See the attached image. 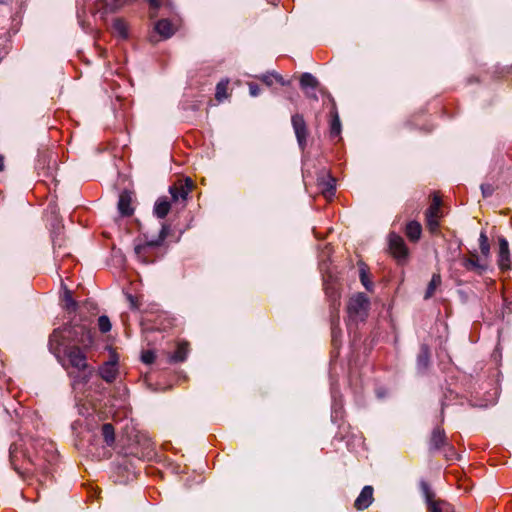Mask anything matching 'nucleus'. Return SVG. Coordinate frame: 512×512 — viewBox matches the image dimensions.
Listing matches in <instances>:
<instances>
[{
  "label": "nucleus",
  "mask_w": 512,
  "mask_h": 512,
  "mask_svg": "<svg viewBox=\"0 0 512 512\" xmlns=\"http://www.w3.org/2000/svg\"><path fill=\"white\" fill-rule=\"evenodd\" d=\"M360 281L362 283V285L368 290V291H372V288H373V283L371 282V280L369 279V276L366 272V269L365 267H361L360 268Z\"/></svg>",
  "instance_id": "obj_32"
},
{
  "label": "nucleus",
  "mask_w": 512,
  "mask_h": 512,
  "mask_svg": "<svg viewBox=\"0 0 512 512\" xmlns=\"http://www.w3.org/2000/svg\"><path fill=\"white\" fill-rule=\"evenodd\" d=\"M170 208V202L166 198H159L154 205V214L163 219L168 215Z\"/></svg>",
  "instance_id": "obj_18"
},
{
  "label": "nucleus",
  "mask_w": 512,
  "mask_h": 512,
  "mask_svg": "<svg viewBox=\"0 0 512 512\" xmlns=\"http://www.w3.org/2000/svg\"><path fill=\"white\" fill-rule=\"evenodd\" d=\"M424 494L428 512H456L453 505L442 499H435L429 485L422 481L420 484Z\"/></svg>",
  "instance_id": "obj_5"
},
{
  "label": "nucleus",
  "mask_w": 512,
  "mask_h": 512,
  "mask_svg": "<svg viewBox=\"0 0 512 512\" xmlns=\"http://www.w3.org/2000/svg\"><path fill=\"white\" fill-rule=\"evenodd\" d=\"M260 80L267 86H272L274 81L280 83L283 86L290 84L289 81H285L283 77L276 72L264 74L260 77Z\"/></svg>",
  "instance_id": "obj_20"
},
{
  "label": "nucleus",
  "mask_w": 512,
  "mask_h": 512,
  "mask_svg": "<svg viewBox=\"0 0 512 512\" xmlns=\"http://www.w3.org/2000/svg\"><path fill=\"white\" fill-rule=\"evenodd\" d=\"M341 133V122L337 111H331L330 136L338 137Z\"/></svg>",
  "instance_id": "obj_22"
},
{
  "label": "nucleus",
  "mask_w": 512,
  "mask_h": 512,
  "mask_svg": "<svg viewBox=\"0 0 512 512\" xmlns=\"http://www.w3.org/2000/svg\"><path fill=\"white\" fill-rule=\"evenodd\" d=\"M113 31L121 38L125 39L128 37V26L127 23L120 18H116L112 24Z\"/></svg>",
  "instance_id": "obj_21"
},
{
  "label": "nucleus",
  "mask_w": 512,
  "mask_h": 512,
  "mask_svg": "<svg viewBox=\"0 0 512 512\" xmlns=\"http://www.w3.org/2000/svg\"><path fill=\"white\" fill-rule=\"evenodd\" d=\"M10 0H0V4H7Z\"/></svg>",
  "instance_id": "obj_41"
},
{
  "label": "nucleus",
  "mask_w": 512,
  "mask_h": 512,
  "mask_svg": "<svg viewBox=\"0 0 512 512\" xmlns=\"http://www.w3.org/2000/svg\"><path fill=\"white\" fill-rule=\"evenodd\" d=\"M425 216H426V226H427L428 230L433 234L436 233L439 229L440 218L433 217L432 215H429L427 213H425Z\"/></svg>",
  "instance_id": "obj_29"
},
{
  "label": "nucleus",
  "mask_w": 512,
  "mask_h": 512,
  "mask_svg": "<svg viewBox=\"0 0 512 512\" xmlns=\"http://www.w3.org/2000/svg\"><path fill=\"white\" fill-rule=\"evenodd\" d=\"M335 192V180L330 179L327 183H325V187L323 188V193L326 197L332 196Z\"/></svg>",
  "instance_id": "obj_34"
},
{
  "label": "nucleus",
  "mask_w": 512,
  "mask_h": 512,
  "mask_svg": "<svg viewBox=\"0 0 512 512\" xmlns=\"http://www.w3.org/2000/svg\"><path fill=\"white\" fill-rule=\"evenodd\" d=\"M166 237V229L163 226L158 239L147 241L135 246V254L143 263H153L156 259L155 249L159 247Z\"/></svg>",
  "instance_id": "obj_4"
},
{
  "label": "nucleus",
  "mask_w": 512,
  "mask_h": 512,
  "mask_svg": "<svg viewBox=\"0 0 512 512\" xmlns=\"http://www.w3.org/2000/svg\"><path fill=\"white\" fill-rule=\"evenodd\" d=\"M58 332V339L61 337L63 340H68L72 345H80L84 349H88L93 344V333L91 329L85 325H69Z\"/></svg>",
  "instance_id": "obj_2"
},
{
  "label": "nucleus",
  "mask_w": 512,
  "mask_h": 512,
  "mask_svg": "<svg viewBox=\"0 0 512 512\" xmlns=\"http://www.w3.org/2000/svg\"><path fill=\"white\" fill-rule=\"evenodd\" d=\"M118 211L122 216H131L134 212L132 207V196L128 191H123L119 195Z\"/></svg>",
  "instance_id": "obj_13"
},
{
  "label": "nucleus",
  "mask_w": 512,
  "mask_h": 512,
  "mask_svg": "<svg viewBox=\"0 0 512 512\" xmlns=\"http://www.w3.org/2000/svg\"><path fill=\"white\" fill-rule=\"evenodd\" d=\"M429 445L430 450H440L445 447H449L450 450L453 449L448 443L444 430L439 426L433 429Z\"/></svg>",
  "instance_id": "obj_10"
},
{
  "label": "nucleus",
  "mask_w": 512,
  "mask_h": 512,
  "mask_svg": "<svg viewBox=\"0 0 512 512\" xmlns=\"http://www.w3.org/2000/svg\"><path fill=\"white\" fill-rule=\"evenodd\" d=\"M310 97H313L315 100H317V96L315 94L311 95Z\"/></svg>",
  "instance_id": "obj_43"
},
{
  "label": "nucleus",
  "mask_w": 512,
  "mask_h": 512,
  "mask_svg": "<svg viewBox=\"0 0 512 512\" xmlns=\"http://www.w3.org/2000/svg\"><path fill=\"white\" fill-rule=\"evenodd\" d=\"M228 84H229L228 79H223L217 84L216 93H215V98L217 99V101L221 102L224 99L228 98V93H227Z\"/></svg>",
  "instance_id": "obj_25"
},
{
  "label": "nucleus",
  "mask_w": 512,
  "mask_h": 512,
  "mask_svg": "<svg viewBox=\"0 0 512 512\" xmlns=\"http://www.w3.org/2000/svg\"><path fill=\"white\" fill-rule=\"evenodd\" d=\"M101 377L107 382H113L117 376V365L114 361L104 363L100 368Z\"/></svg>",
  "instance_id": "obj_15"
},
{
  "label": "nucleus",
  "mask_w": 512,
  "mask_h": 512,
  "mask_svg": "<svg viewBox=\"0 0 512 512\" xmlns=\"http://www.w3.org/2000/svg\"><path fill=\"white\" fill-rule=\"evenodd\" d=\"M194 188V182L191 178L178 179L173 185L170 186L169 192L173 202L184 203L187 200L189 193Z\"/></svg>",
  "instance_id": "obj_6"
},
{
  "label": "nucleus",
  "mask_w": 512,
  "mask_h": 512,
  "mask_svg": "<svg viewBox=\"0 0 512 512\" xmlns=\"http://www.w3.org/2000/svg\"><path fill=\"white\" fill-rule=\"evenodd\" d=\"M50 350L57 357L63 368L70 372L73 369L78 372L90 374L92 367L87 362L84 348L58 342V332L55 330L49 340Z\"/></svg>",
  "instance_id": "obj_1"
},
{
  "label": "nucleus",
  "mask_w": 512,
  "mask_h": 512,
  "mask_svg": "<svg viewBox=\"0 0 512 512\" xmlns=\"http://www.w3.org/2000/svg\"><path fill=\"white\" fill-rule=\"evenodd\" d=\"M106 9L113 12L124 6L128 0H101Z\"/></svg>",
  "instance_id": "obj_31"
},
{
  "label": "nucleus",
  "mask_w": 512,
  "mask_h": 512,
  "mask_svg": "<svg viewBox=\"0 0 512 512\" xmlns=\"http://www.w3.org/2000/svg\"><path fill=\"white\" fill-rule=\"evenodd\" d=\"M510 253L508 242L505 238L499 239L498 265L501 270L510 268Z\"/></svg>",
  "instance_id": "obj_12"
},
{
  "label": "nucleus",
  "mask_w": 512,
  "mask_h": 512,
  "mask_svg": "<svg viewBox=\"0 0 512 512\" xmlns=\"http://www.w3.org/2000/svg\"><path fill=\"white\" fill-rule=\"evenodd\" d=\"M481 189H482V193L485 197L491 195L492 193V190L490 189V186L489 185H482L481 186Z\"/></svg>",
  "instance_id": "obj_37"
},
{
  "label": "nucleus",
  "mask_w": 512,
  "mask_h": 512,
  "mask_svg": "<svg viewBox=\"0 0 512 512\" xmlns=\"http://www.w3.org/2000/svg\"><path fill=\"white\" fill-rule=\"evenodd\" d=\"M128 300H129V302H130V306H131V308H133V309L138 308V305H137V303H136V299H135L132 295H129V296H128Z\"/></svg>",
  "instance_id": "obj_38"
},
{
  "label": "nucleus",
  "mask_w": 512,
  "mask_h": 512,
  "mask_svg": "<svg viewBox=\"0 0 512 512\" xmlns=\"http://www.w3.org/2000/svg\"><path fill=\"white\" fill-rule=\"evenodd\" d=\"M250 95L256 97L260 94V87L255 83H249Z\"/></svg>",
  "instance_id": "obj_36"
},
{
  "label": "nucleus",
  "mask_w": 512,
  "mask_h": 512,
  "mask_svg": "<svg viewBox=\"0 0 512 512\" xmlns=\"http://www.w3.org/2000/svg\"><path fill=\"white\" fill-rule=\"evenodd\" d=\"M98 327L102 333H107L111 330V323L107 316L102 315L98 319Z\"/></svg>",
  "instance_id": "obj_33"
},
{
  "label": "nucleus",
  "mask_w": 512,
  "mask_h": 512,
  "mask_svg": "<svg viewBox=\"0 0 512 512\" xmlns=\"http://www.w3.org/2000/svg\"><path fill=\"white\" fill-rule=\"evenodd\" d=\"M441 282H442V280H441L440 274H438V273L433 274L432 278L428 284L424 298L425 299L431 298L434 295L437 288L441 285Z\"/></svg>",
  "instance_id": "obj_23"
},
{
  "label": "nucleus",
  "mask_w": 512,
  "mask_h": 512,
  "mask_svg": "<svg viewBox=\"0 0 512 512\" xmlns=\"http://www.w3.org/2000/svg\"><path fill=\"white\" fill-rule=\"evenodd\" d=\"M373 493L374 489L372 486H364L354 502L355 509L358 511L367 509L374 501Z\"/></svg>",
  "instance_id": "obj_11"
},
{
  "label": "nucleus",
  "mask_w": 512,
  "mask_h": 512,
  "mask_svg": "<svg viewBox=\"0 0 512 512\" xmlns=\"http://www.w3.org/2000/svg\"><path fill=\"white\" fill-rule=\"evenodd\" d=\"M4 170V157L0 155V171Z\"/></svg>",
  "instance_id": "obj_40"
},
{
  "label": "nucleus",
  "mask_w": 512,
  "mask_h": 512,
  "mask_svg": "<svg viewBox=\"0 0 512 512\" xmlns=\"http://www.w3.org/2000/svg\"><path fill=\"white\" fill-rule=\"evenodd\" d=\"M62 301H63V307L65 308V310L67 312L71 313V312L76 311L78 304L73 299L72 292L70 290L66 289L64 291Z\"/></svg>",
  "instance_id": "obj_24"
},
{
  "label": "nucleus",
  "mask_w": 512,
  "mask_h": 512,
  "mask_svg": "<svg viewBox=\"0 0 512 512\" xmlns=\"http://www.w3.org/2000/svg\"><path fill=\"white\" fill-rule=\"evenodd\" d=\"M189 353V343L186 341H179L175 352L170 356V362L177 363L186 360Z\"/></svg>",
  "instance_id": "obj_14"
},
{
  "label": "nucleus",
  "mask_w": 512,
  "mask_h": 512,
  "mask_svg": "<svg viewBox=\"0 0 512 512\" xmlns=\"http://www.w3.org/2000/svg\"><path fill=\"white\" fill-rule=\"evenodd\" d=\"M300 85L303 89L316 88L318 86L317 79L310 73H303L300 78Z\"/></svg>",
  "instance_id": "obj_28"
},
{
  "label": "nucleus",
  "mask_w": 512,
  "mask_h": 512,
  "mask_svg": "<svg viewBox=\"0 0 512 512\" xmlns=\"http://www.w3.org/2000/svg\"><path fill=\"white\" fill-rule=\"evenodd\" d=\"M150 41H151V42H156V40H154L153 36H152V37H150Z\"/></svg>",
  "instance_id": "obj_42"
},
{
  "label": "nucleus",
  "mask_w": 512,
  "mask_h": 512,
  "mask_svg": "<svg viewBox=\"0 0 512 512\" xmlns=\"http://www.w3.org/2000/svg\"><path fill=\"white\" fill-rule=\"evenodd\" d=\"M291 124L299 147L304 150L307 145L308 128L303 115L296 113L291 117Z\"/></svg>",
  "instance_id": "obj_8"
},
{
  "label": "nucleus",
  "mask_w": 512,
  "mask_h": 512,
  "mask_svg": "<svg viewBox=\"0 0 512 512\" xmlns=\"http://www.w3.org/2000/svg\"><path fill=\"white\" fill-rule=\"evenodd\" d=\"M426 213L436 218L442 217L441 199L437 195H434L432 203L430 204Z\"/></svg>",
  "instance_id": "obj_26"
},
{
  "label": "nucleus",
  "mask_w": 512,
  "mask_h": 512,
  "mask_svg": "<svg viewBox=\"0 0 512 512\" xmlns=\"http://www.w3.org/2000/svg\"><path fill=\"white\" fill-rule=\"evenodd\" d=\"M422 233V227L421 224L417 221H410L407 223L405 228V234L408 237V239L412 242H417Z\"/></svg>",
  "instance_id": "obj_17"
},
{
  "label": "nucleus",
  "mask_w": 512,
  "mask_h": 512,
  "mask_svg": "<svg viewBox=\"0 0 512 512\" xmlns=\"http://www.w3.org/2000/svg\"><path fill=\"white\" fill-rule=\"evenodd\" d=\"M148 3L154 9H158L160 7L159 0H148Z\"/></svg>",
  "instance_id": "obj_39"
},
{
  "label": "nucleus",
  "mask_w": 512,
  "mask_h": 512,
  "mask_svg": "<svg viewBox=\"0 0 512 512\" xmlns=\"http://www.w3.org/2000/svg\"><path fill=\"white\" fill-rule=\"evenodd\" d=\"M155 358V353L151 350L144 351L141 355V359L145 364H152Z\"/></svg>",
  "instance_id": "obj_35"
},
{
  "label": "nucleus",
  "mask_w": 512,
  "mask_h": 512,
  "mask_svg": "<svg viewBox=\"0 0 512 512\" xmlns=\"http://www.w3.org/2000/svg\"><path fill=\"white\" fill-rule=\"evenodd\" d=\"M370 302L364 293H357L350 297L347 305L349 321H364L368 316Z\"/></svg>",
  "instance_id": "obj_3"
},
{
  "label": "nucleus",
  "mask_w": 512,
  "mask_h": 512,
  "mask_svg": "<svg viewBox=\"0 0 512 512\" xmlns=\"http://www.w3.org/2000/svg\"><path fill=\"white\" fill-rule=\"evenodd\" d=\"M461 265L467 270L476 273L477 275H483L488 269V262L483 257H479L478 254L470 252L469 257L461 258Z\"/></svg>",
  "instance_id": "obj_7"
},
{
  "label": "nucleus",
  "mask_w": 512,
  "mask_h": 512,
  "mask_svg": "<svg viewBox=\"0 0 512 512\" xmlns=\"http://www.w3.org/2000/svg\"><path fill=\"white\" fill-rule=\"evenodd\" d=\"M429 364V350L426 346H422L421 351L418 355V366L419 368H427Z\"/></svg>",
  "instance_id": "obj_30"
},
{
  "label": "nucleus",
  "mask_w": 512,
  "mask_h": 512,
  "mask_svg": "<svg viewBox=\"0 0 512 512\" xmlns=\"http://www.w3.org/2000/svg\"><path fill=\"white\" fill-rule=\"evenodd\" d=\"M479 246H480L481 257H483L484 259L487 260L490 256V244L488 241V237L484 231H482L480 233Z\"/></svg>",
  "instance_id": "obj_27"
},
{
  "label": "nucleus",
  "mask_w": 512,
  "mask_h": 512,
  "mask_svg": "<svg viewBox=\"0 0 512 512\" xmlns=\"http://www.w3.org/2000/svg\"><path fill=\"white\" fill-rule=\"evenodd\" d=\"M389 249L394 258L399 262L406 260L408 256V248L404 242V239L392 232L389 234Z\"/></svg>",
  "instance_id": "obj_9"
},
{
  "label": "nucleus",
  "mask_w": 512,
  "mask_h": 512,
  "mask_svg": "<svg viewBox=\"0 0 512 512\" xmlns=\"http://www.w3.org/2000/svg\"><path fill=\"white\" fill-rule=\"evenodd\" d=\"M154 29L164 39H168L174 34V28L171 22L167 19L157 21Z\"/></svg>",
  "instance_id": "obj_16"
},
{
  "label": "nucleus",
  "mask_w": 512,
  "mask_h": 512,
  "mask_svg": "<svg viewBox=\"0 0 512 512\" xmlns=\"http://www.w3.org/2000/svg\"><path fill=\"white\" fill-rule=\"evenodd\" d=\"M101 434L107 446L111 447L115 442V431L113 425L110 423L103 424Z\"/></svg>",
  "instance_id": "obj_19"
}]
</instances>
